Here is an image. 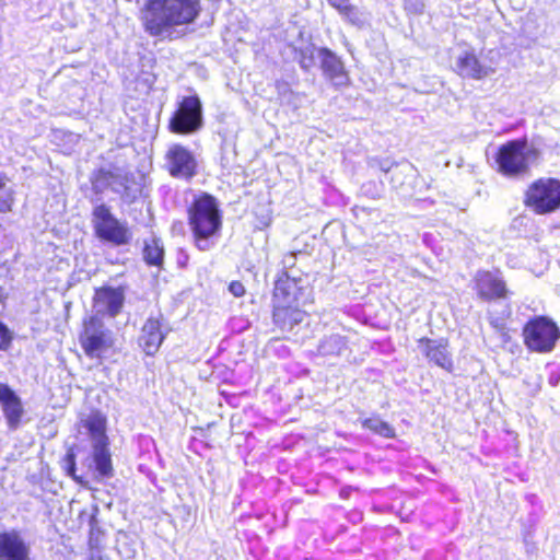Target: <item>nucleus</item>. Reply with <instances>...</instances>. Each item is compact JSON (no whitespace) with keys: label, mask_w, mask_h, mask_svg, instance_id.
I'll return each mask as SVG.
<instances>
[{"label":"nucleus","mask_w":560,"mask_h":560,"mask_svg":"<svg viewBox=\"0 0 560 560\" xmlns=\"http://www.w3.org/2000/svg\"><path fill=\"white\" fill-rule=\"evenodd\" d=\"M143 260L148 266L162 267L164 261V248L160 240L152 238L144 243Z\"/></svg>","instance_id":"22"},{"label":"nucleus","mask_w":560,"mask_h":560,"mask_svg":"<svg viewBox=\"0 0 560 560\" xmlns=\"http://www.w3.org/2000/svg\"><path fill=\"white\" fill-rule=\"evenodd\" d=\"M186 220L194 246L199 252L214 248L223 230L219 200L206 191L195 195L186 207Z\"/></svg>","instance_id":"2"},{"label":"nucleus","mask_w":560,"mask_h":560,"mask_svg":"<svg viewBox=\"0 0 560 560\" xmlns=\"http://www.w3.org/2000/svg\"><path fill=\"white\" fill-rule=\"evenodd\" d=\"M166 334L163 331V317L150 316L143 323L138 338L140 348L147 355H154L163 343Z\"/></svg>","instance_id":"13"},{"label":"nucleus","mask_w":560,"mask_h":560,"mask_svg":"<svg viewBox=\"0 0 560 560\" xmlns=\"http://www.w3.org/2000/svg\"><path fill=\"white\" fill-rule=\"evenodd\" d=\"M315 49L314 48H305L301 49L299 52V65L303 70H310L315 66Z\"/></svg>","instance_id":"27"},{"label":"nucleus","mask_w":560,"mask_h":560,"mask_svg":"<svg viewBox=\"0 0 560 560\" xmlns=\"http://www.w3.org/2000/svg\"><path fill=\"white\" fill-rule=\"evenodd\" d=\"M65 466L63 470L67 476H69L74 482L78 485L89 488L88 481L80 475L77 474V460H75V453L72 448L68 450L63 457Z\"/></svg>","instance_id":"26"},{"label":"nucleus","mask_w":560,"mask_h":560,"mask_svg":"<svg viewBox=\"0 0 560 560\" xmlns=\"http://www.w3.org/2000/svg\"><path fill=\"white\" fill-rule=\"evenodd\" d=\"M114 177V174L105 168H100L94 173V180L95 182H108L110 178Z\"/></svg>","instance_id":"30"},{"label":"nucleus","mask_w":560,"mask_h":560,"mask_svg":"<svg viewBox=\"0 0 560 560\" xmlns=\"http://www.w3.org/2000/svg\"><path fill=\"white\" fill-rule=\"evenodd\" d=\"M540 156V150L530 145L526 137L509 140L497 149L495 170L503 177L521 178L529 174Z\"/></svg>","instance_id":"4"},{"label":"nucleus","mask_w":560,"mask_h":560,"mask_svg":"<svg viewBox=\"0 0 560 560\" xmlns=\"http://www.w3.org/2000/svg\"><path fill=\"white\" fill-rule=\"evenodd\" d=\"M125 292L122 287H98L94 290L93 305L102 307V311L110 317L117 316L124 306Z\"/></svg>","instance_id":"15"},{"label":"nucleus","mask_w":560,"mask_h":560,"mask_svg":"<svg viewBox=\"0 0 560 560\" xmlns=\"http://www.w3.org/2000/svg\"><path fill=\"white\" fill-rule=\"evenodd\" d=\"M164 167L173 178L189 182L198 173V163L194 153L183 144L170 145L164 155Z\"/></svg>","instance_id":"11"},{"label":"nucleus","mask_w":560,"mask_h":560,"mask_svg":"<svg viewBox=\"0 0 560 560\" xmlns=\"http://www.w3.org/2000/svg\"><path fill=\"white\" fill-rule=\"evenodd\" d=\"M10 178L0 172V213L12 212L15 205V191L8 187Z\"/></svg>","instance_id":"23"},{"label":"nucleus","mask_w":560,"mask_h":560,"mask_svg":"<svg viewBox=\"0 0 560 560\" xmlns=\"http://www.w3.org/2000/svg\"><path fill=\"white\" fill-rule=\"evenodd\" d=\"M79 343L88 358L102 359L114 348L115 341L112 331L104 328L103 320L97 315H91L82 320Z\"/></svg>","instance_id":"8"},{"label":"nucleus","mask_w":560,"mask_h":560,"mask_svg":"<svg viewBox=\"0 0 560 560\" xmlns=\"http://www.w3.org/2000/svg\"><path fill=\"white\" fill-rule=\"evenodd\" d=\"M522 337L529 351L549 353L560 339V327L546 315H535L524 324Z\"/></svg>","instance_id":"6"},{"label":"nucleus","mask_w":560,"mask_h":560,"mask_svg":"<svg viewBox=\"0 0 560 560\" xmlns=\"http://www.w3.org/2000/svg\"><path fill=\"white\" fill-rule=\"evenodd\" d=\"M523 206L536 215H547L560 209V179L538 177L523 192Z\"/></svg>","instance_id":"5"},{"label":"nucleus","mask_w":560,"mask_h":560,"mask_svg":"<svg viewBox=\"0 0 560 560\" xmlns=\"http://www.w3.org/2000/svg\"><path fill=\"white\" fill-rule=\"evenodd\" d=\"M92 459L97 472V479H109L114 477V466L109 442L102 444H93Z\"/></svg>","instance_id":"20"},{"label":"nucleus","mask_w":560,"mask_h":560,"mask_svg":"<svg viewBox=\"0 0 560 560\" xmlns=\"http://www.w3.org/2000/svg\"><path fill=\"white\" fill-rule=\"evenodd\" d=\"M422 355L427 361L442 370L452 373L454 371V359L450 351L447 338L432 339L421 337L417 340Z\"/></svg>","instance_id":"12"},{"label":"nucleus","mask_w":560,"mask_h":560,"mask_svg":"<svg viewBox=\"0 0 560 560\" xmlns=\"http://www.w3.org/2000/svg\"><path fill=\"white\" fill-rule=\"evenodd\" d=\"M229 291L235 296V298H242L246 294V289L244 284L238 281L234 280L231 281L229 284Z\"/></svg>","instance_id":"29"},{"label":"nucleus","mask_w":560,"mask_h":560,"mask_svg":"<svg viewBox=\"0 0 560 560\" xmlns=\"http://www.w3.org/2000/svg\"><path fill=\"white\" fill-rule=\"evenodd\" d=\"M307 301L302 278L292 277L285 270L277 275L271 293V322L276 330L284 334L278 340L288 339V334L296 332L308 323Z\"/></svg>","instance_id":"1"},{"label":"nucleus","mask_w":560,"mask_h":560,"mask_svg":"<svg viewBox=\"0 0 560 560\" xmlns=\"http://www.w3.org/2000/svg\"><path fill=\"white\" fill-rule=\"evenodd\" d=\"M327 2L347 23L357 27L364 25L363 13L357 5L351 3V0H327Z\"/></svg>","instance_id":"21"},{"label":"nucleus","mask_w":560,"mask_h":560,"mask_svg":"<svg viewBox=\"0 0 560 560\" xmlns=\"http://www.w3.org/2000/svg\"><path fill=\"white\" fill-rule=\"evenodd\" d=\"M12 332L10 329L0 320V350H7L10 348L12 342Z\"/></svg>","instance_id":"28"},{"label":"nucleus","mask_w":560,"mask_h":560,"mask_svg":"<svg viewBox=\"0 0 560 560\" xmlns=\"http://www.w3.org/2000/svg\"><path fill=\"white\" fill-rule=\"evenodd\" d=\"M203 125L202 103L197 94L183 96L168 120V130L175 135H190Z\"/></svg>","instance_id":"9"},{"label":"nucleus","mask_w":560,"mask_h":560,"mask_svg":"<svg viewBox=\"0 0 560 560\" xmlns=\"http://www.w3.org/2000/svg\"><path fill=\"white\" fill-rule=\"evenodd\" d=\"M201 10L200 0H145L140 21L144 31L156 37L172 27L195 23Z\"/></svg>","instance_id":"3"},{"label":"nucleus","mask_w":560,"mask_h":560,"mask_svg":"<svg viewBox=\"0 0 560 560\" xmlns=\"http://www.w3.org/2000/svg\"><path fill=\"white\" fill-rule=\"evenodd\" d=\"M318 55L320 57V68L324 75L335 86L340 88L349 85L350 78L348 71L345 69L342 60L327 47L319 48Z\"/></svg>","instance_id":"14"},{"label":"nucleus","mask_w":560,"mask_h":560,"mask_svg":"<svg viewBox=\"0 0 560 560\" xmlns=\"http://www.w3.org/2000/svg\"><path fill=\"white\" fill-rule=\"evenodd\" d=\"M92 222L95 235L104 242L115 246L127 245L131 241L129 228L121 223L106 205H98L93 208Z\"/></svg>","instance_id":"10"},{"label":"nucleus","mask_w":560,"mask_h":560,"mask_svg":"<svg viewBox=\"0 0 560 560\" xmlns=\"http://www.w3.org/2000/svg\"><path fill=\"white\" fill-rule=\"evenodd\" d=\"M81 424L85 428L94 441V444H102L109 442L106 434L107 418L98 409H93L85 419L81 420Z\"/></svg>","instance_id":"19"},{"label":"nucleus","mask_w":560,"mask_h":560,"mask_svg":"<svg viewBox=\"0 0 560 560\" xmlns=\"http://www.w3.org/2000/svg\"><path fill=\"white\" fill-rule=\"evenodd\" d=\"M0 404L9 427L18 428L24 413L22 401L12 388L2 383H0Z\"/></svg>","instance_id":"17"},{"label":"nucleus","mask_w":560,"mask_h":560,"mask_svg":"<svg viewBox=\"0 0 560 560\" xmlns=\"http://www.w3.org/2000/svg\"><path fill=\"white\" fill-rule=\"evenodd\" d=\"M470 289L477 301L487 304L506 301L513 295L502 271L498 268L478 269L471 277Z\"/></svg>","instance_id":"7"},{"label":"nucleus","mask_w":560,"mask_h":560,"mask_svg":"<svg viewBox=\"0 0 560 560\" xmlns=\"http://www.w3.org/2000/svg\"><path fill=\"white\" fill-rule=\"evenodd\" d=\"M511 317V311L508 310L502 316H494L492 314H490L488 316V320H489V324L490 326L493 328V330L500 335V337L504 340V341H509L511 336H510V327L508 325V319H510Z\"/></svg>","instance_id":"25"},{"label":"nucleus","mask_w":560,"mask_h":560,"mask_svg":"<svg viewBox=\"0 0 560 560\" xmlns=\"http://www.w3.org/2000/svg\"><path fill=\"white\" fill-rule=\"evenodd\" d=\"M362 427L386 439H394L396 436L395 429L378 417H370L362 420Z\"/></svg>","instance_id":"24"},{"label":"nucleus","mask_w":560,"mask_h":560,"mask_svg":"<svg viewBox=\"0 0 560 560\" xmlns=\"http://www.w3.org/2000/svg\"><path fill=\"white\" fill-rule=\"evenodd\" d=\"M30 549L20 533L5 530L0 533V559L30 560Z\"/></svg>","instance_id":"16"},{"label":"nucleus","mask_w":560,"mask_h":560,"mask_svg":"<svg viewBox=\"0 0 560 560\" xmlns=\"http://www.w3.org/2000/svg\"><path fill=\"white\" fill-rule=\"evenodd\" d=\"M456 66V72L462 78L481 80L491 72V69L485 67L472 50H466L460 54L457 58Z\"/></svg>","instance_id":"18"}]
</instances>
